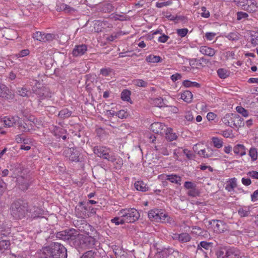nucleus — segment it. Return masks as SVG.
<instances>
[{
	"mask_svg": "<svg viewBox=\"0 0 258 258\" xmlns=\"http://www.w3.org/2000/svg\"><path fill=\"white\" fill-rule=\"evenodd\" d=\"M41 258H67V249L59 243H51L43 248Z\"/></svg>",
	"mask_w": 258,
	"mask_h": 258,
	"instance_id": "1",
	"label": "nucleus"
},
{
	"mask_svg": "<svg viewBox=\"0 0 258 258\" xmlns=\"http://www.w3.org/2000/svg\"><path fill=\"white\" fill-rule=\"evenodd\" d=\"M27 203L21 201L14 202L11 207V213L16 219H22L27 215Z\"/></svg>",
	"mask_w": 258,
	"mask_h": 258,
	"instance_id": "2",
	"label": "nucleus"
},
{
	"mask_svg": "<svg viewBox=\"0 0 258 258\" xmlns=\"http://www.w3.org/2000/svg\"><path fill=\"white\" fill-rule=\"evenodd\" d=\"M118 215L123 217L126 223H133L140 217L139 212L134 208L121 209L118 212Z\"/></svg>",
	"mask_w": 258,
	"mask_h": 258,
	"instance_id": "3",
	"label": "nucleus"
},
{
	"mask_svg": "<svg viewBox=\"0 0 258 258\" xmlns=\"http://www.w3.org/2000/svg\"><path fill=\"white\" fill-rule=\"evenodd\" d=\"M94 153L98 157L114 162L116 158L114 154L111 153L109 148L103 146H96L93 149Z\"/></svg>",
	"mask_w": 258,
	"mask_h": 258,
	"instance_id": "4",
	"label": "nucleus"
},
{
	"mask_svg": "<svg viewBox=\"0 0 258 258\" xmlns=\"http://www.w3.org/2000/svg\"><path fill=\"white\" fill-rule=\"evenodd\" d=\"M217 258H241L239 251L235 248H220L216 252Z\"/></svg>",
	"mask_w": 258,
	"mask_h": 258,
	"instance_id": "5",
	"label": "nucleus"
},
{
	"mask_svg": "<svg viewBox=\"0 0 258 258\" xmlns=\"http://www.w3.org/2000/svg\"><path fill=\"white\" fill-rule=\"evenodd\" d=\"M17 182L19 187L24 191L29 188L32 182V180L29 175L24 173L23 175H21L18 177Z\"/></svg>",
	"mask_w": 258,
	"mask_h": 258,
	"instance_id": "6",
	"label": "nucleus"
},
{
	"mask_svg": "<svg viewBox=\"0 0 258 258\" xmlns=\"http://www.w3.org/2000/svg\"><path fill=\"white\" fill-rule=\"evenodd\" d=\"M63 155L70 160L74 162H79L80 151L76 148H68L63 151Z\"/></svg>",
	"mask_w": 258,
	"mask_h": 258,
	"instance_id": "7",
	"label": "nucleus"
},
{
	"mask_svg": "<svg viewBox=\"0 0 258 258\" xmlns=\"http://www.w3.org/2000/svg\"><path fill=\"white\" fill-rule=\"evenodd\" d=\"M210 224L213 227L214 232L217 233H223L227 230V225L221 220H212L210 221Z\"/></svg>",
	"mask_w": 258,
	"mask_h": 258,
	"instance_id": "8",
	"label": "nucleus"
},
{
	"mask_svg": "<svg viewBox=\"0 0 258 258\" xmlns=\"http://www.w3.org/2000/svg\"><path fill=\"white\" fill-rule=\"evenodd\" d=\"M25 172L23 166L20 164L16 163L10 165V172L12 177L17 179L21 175H23Z\"/></svg>",
	"mask_w": 258,
	"mask_h": 258,
	"instance_id": "9",
	"label": "nucleus"
},
{
	"mask_svg": "<svg viewBox=\"0 0 258 258\" xmlns=\"http://www.w3.org/2000/svg\"><path fill=\"white\" fill-rule=\"evenodd\" d=\"M43 211L38 207L27 206V215L31 218L39 217L43 214Z\"/></svg>",
	"mask_w": 258,
	"mask_h": 258,
	"instance_id": "10",
	"label": "nucleus"
},
{
	"mask_svg": "<svg viewBox=\"0 0 258 258\" xmlns=\"http://www.w3.org/2000/svg\"><path fill=\"white\" fill-rule=\"evenodd\" d=\"M167 127L161 122H156L150 125V130L154 133L158 134H164Z\"/></svg>",
	"mask_w": 258,
	"mask_h": 258,
	"instance_id": "11",
	"label": "nucleus"
},
{
	"mask_svg": "<svg viewBox=\"0 0 258 258\" xmlns=\"http://www.w3.org/2000/svg\"><path fill=\"white\" fill-rule=\"evenodd\" d=\"M56 236L63 240H74L75 237L72 230H66L57 232Z\"/></svg>",
	"mask_w": 258,
	"mask_h": 258,
	"instance_id": "12",
	"label": "nucleus"
},
{
	"mask_svg": "<svg viewBox=\"0 0 258 258\" xmlns=\"http://www.w3.org/2000/svg\"><path fill=\"white\" fill-rule=\"evenodd\" d=\"M0 97L7 100L12 99L14 97L13 94L9 91L6 85L0 83Z\"/></svg>",
	"mask_w": 258,
	"mask_h": 258,
	"instance_id": "13",
	"label": "nucleus"
},
{
	"mask_svg": "<svg viewBox=\"0 0 258 258\" xmlns=\"http://www.w3.org/2000/svg\"><path fill=\"white\" fill-rule=\"evenodd\" d=\"M87 208L83 202H80L75 208V214L78 218H83L86 215Z\"/></svg>",
	"mask_w": 258,
	"mask_h": 258,
	"instance_id": "14",
	"label": "nucleus"
},
{
	"mask_svg": "<svg viewBox=\"0 0 258 258\" xmlns=\"http://www.w3.org/2000/svg\"><path fill=\"white\" fill-rule=\"evenodd\" d=\"M36 93L39 96L40 99L51 97V93L48 89L45 87L38 88L37 90H35Z\"/></svg>",
	"mask_w": 258,
	"mask_h": 258,
	"instance_id": "15",
	"label": "nucleus"
},
{
	"mask_svg": "<svg viewBox=\"0 0 258 258\" xmlns=\"http://www.w3.org/2000/svg\"><path fill=\"white\" fill-rule=\"evenodd\" d=\"M18 116L5 117L3 122L6 126L10 127L14 125H17V121H19Z\"/></svg>",
	"mask_w": 258,
	"mask_h": 258,
	"instance_id": "16",
	"label": "nucleus"
},
{
	"mask_svg": "<svg viewBox=\"0 0 258 258\" xmlns=\"http://www.w3.org/2000/svg\"><path fill=\"white\" fill-rule=\"evenodd\" d=\"M87 51V46L85 45H79L76 46L73 51V55L74 56L82 55Z\"/></svg>",
	"mask_w": 258,
	"mask_h": 258,
	"instance_id": "17",
	"label": "nucleus"
},
{
	"mask_svg": "<svg viewBox=\"0 0 258 258\" xmlns=\"http://www.w3.org/2000/svg\"><path fill=\"white\" fill-rule=\"evenodd\" d=\"M233 127H240L244 124V119L238 114H232Z\"/></svg>",
	"mask_w": 258,
	"mask_h": 258,
	"instance_id": "18",
	"label": "nucleus"
},
{
	"mask_svg": "<svg viewBox=\"0 0 258 258\" xmlns=\"http://www.w3.org/2000/svg\"><path fill=\"white\" fill-rule=\"evenodd\" d=\"M200 51L205 55H208L209 56H213L215 54L216 51L211 48L206 46H203L201 47L200 49Z\"/></svg>",
	"mask_w": 258,
	"mask_h": 258,
	"instance_id": "19",
	"label": "nucleus"
},
{
	"mask_svg": "<svg viewBox=\"0 0 258 258\" xmlns=\"http://www.w3.org/2000/svg\"><path fill=\"white\" fill-rule=\"evenodd\" d=\"M236 186V179L235 177L231 178L227 181L225 189L229 192H230L233 191Z\"/></svg>",
	"mask_w": 258,
	"mask_h": 258,
	"instance_id": "20",
	"label": "nucleus"
},
{
	"mask_svg": "<svg viewBox=\"0 0 258 258\" xmlns=\"http://www.w3.org/2000/svg\"><path fill=\"white\" fill-rule=\"evenodd\" d=\"M135 188L139 191H146L149 189L148 186L143 181H136L134 184Z\"/></svg>",
	"mask_w": 258,
	"mask_h": 258,
	"instance_id": "21",
	"label": "nucleus"
},
{
	"mask_svg": "<svg viewBox=\"0 0 258 258\" xmlns=\"http://www.w3.org/2000/svg\"><path fill=\"white\" fill-rule=\"evenodd\" d=\"M234 153L242 156L246 154L245 148L243 145L237 144L233 148Z\"/></svg>",
	"mask_w": 258,
	"mask_h": 258,
	"instance_id": "22",
	"label": "nucleus"
},
{
	"mask_svg": "<svg viewBox=\"0 0 258 258\" xmlns=\"http://www.w3.org/2000/svg\"><path fill=\"white\" fill-rule=\"evenodd\" d=\"M164 134H165L166 139L170 142L175 140L177 138V135L173 132V130L171 128H167Z\"/></svg>",
	"mask_w": 258,
	"mask_h": 258,
	"instance_id": "23",
	"label": "nucleus"
},
{
	"mask_svg": "<svg viewBox=\"0 0 258 258\" xmlns=\"http://www.w3.org/2000/svg\"><path fill=\"white\" fill-rule=\"evenodd\" d=\"M166 179L172 183H175L178 185L181 184V178L176 174H170L166 176Z\"/></svg>",
	"mask_w": 258,
	"mask_h": 258,
	"instance_id": "24",
	"label": "nucleus"
},
{
	"mask_svg": "<svg viewBox=\"0 0 258 258\" xmlns=\"http://www.w3.org/2000/svg\"><path fill=\"white\" fill-rule=\"evenodd\" d=\"M181 98L187 103H190L192 101V94L188 90L184 91L181 95Z\"/></svg>",
	"mask_w": 258,
	"mask_h": 258,
	"instance_id": "25",
	"label": "nucleus"
},
{
	"mask_svg": "<svg viewBox=\"0 0 258 258\" xmlns=\"http://www.w3.org/2000/svg\"><path fill=\"white\" fill-rule=\"evenodd\" d=\"M207 153L208 154H206V158L215 157L216 158L220 157L219 152L217 150H214L210 148H208Z\"/></svg>",
	"mask_w": 258,
	"mask_h": 258,
	"instance_id": "26",
	"label": "nucleus"
},
{
	"mask_svg": "<svg viewBox=\"0 0 258 258\" xmlns=\"http://www.w3.org/2000/svg\"><path fill=\"white\" fill-rule=\"evenodd\" d=\"M213 243L211 242H208L206 241H201L199 244H198L197 252H200L203 251L202 247L205 249H209L212 247Z\"/></svg>",
	"mask_w": 258,
	"mask_h": 258,
	"instance_id": "27",
	"label": "nucleus"
},
{
	"mask_svg": "<svg viewBox=\"0 0 258 258\" xmlns=\"http://www.w3.org/2000/svg\"><path fill=\"white\" fill-rule=\"evenodd\" d=\"M232 118V114H227L222 119V122L227 126L233 127V119Z\"/></svg>",
	"mask_w": 258,
	"mask_h": 258,
	"instance_id": "28",
	"label": "nucleus"
},
{
	"mask_svg": "<svg viewBox=\"0 0 258 258\" xmlns=\"http://www.w3.org/2000/svg\"><path fill=\"white\" fill-rule=\"evenodd\" d=\"M72 113L71 111L69 110L67 108H64L59 112L58 116L62 119H64L70 117Z\"/></svg>",
	"mask_w": 258,
	"mask_h": 258,
	"instance_id": "29",
	"label": "nucleus"
},
{
	"mask_svg": "<svg viewBox=\"0 0 258 258\" xmlns=\"http://www.w3.org/2000/svg\"><path fill=\"white\" fill-rule=\"evenodd\" d=\"M217 74L221 79H225L229 76L230 72L224 69H219L217 70Z\"/></svg>",
	"mask_w": 258,
	"mask_h": 258,
	"instance_id": "30",
	"label": "nucleus"
},
{
	"mask_svg": "<svg viewBox=\"0 0 258 258\" xmlns=\"http://www.w3.org/2000/svg\"><path fill=\"white\" fill-rule=\"evenodd\" d=\"M17 125L18 126L19 129L22 132H27L30 130V128L26 122H22V120H20L17 121Z\"/></svg>",
	"mask_w": 258,
	"mask_h": 258,
	"instance_id": "31",
	"label": "nucleus"
},
{
	"mask_svg": "<svg viewBox=\"0 0 258 258\" xmlns=\"http://www.w3.org/2000/svg\"><path fill=\"white\" fill-rule=\"evenodd\" d=\"M57 35L54 34L44 33V39L43 40V42H46L52 41L54 39H56L57 38Z\"/></svg>",
	"mask_w": 258,
	"mask_h": 258,
	"instance_id": "32",
	"label": "nucleus"
},
{
	"mask_svg": "<svg viewBox=\"0 0 258 258\" xmlns=\"http://www.w3.org/2000/svg\"><path fill=\"white\" fill-rule=\"evenodd\" d=\"M238 214L241 217H244L248 216L250 213L249 208L248 207H241L238 209Z\"/></svg>",
	"mask_w": 258,
	"mask_h": 258,
	"instance_id": "33",
	"label": "nucleus"
},
{
	"mask_svg": "<svg viewBox=\"0 0 258 258\" xmlns=\"http://www.w3.org/2000/svg\"><path fill=\"white\" fill-rule=\"evenodd\" d=\"M187 194L189 197L195 198L200 196V191L196 186L195 187L189 189L187 192Z\"/></svg>",
	"mask_w": 258,
	"mask_h": 258,
	"instance_id": "34",
	"label": "nucleus"
},
{
	"mask_svg": "<svg viewBox=\"0 0 258 258\" xmlns=\"http://www.w3.org/2000/svg\"><path fill=\"white\" fill-rule=\"evenodd\" d=\"M146 61L149 62H158L161 60V58L159 56L150 55L146 57Z\"/></svg>",
	"mask_w": 258,
	"mask_h": 258,
	"instance_id": "35",
	"label": "nucleus"
},
{
	"mask_svg": "<svg viewBox=\"0 0 258 258\" xmlns=\"http://www.w3.org/2000/svg\"><path fill=\"white\" fill-rule=\"evenodd\" d=\"M179 241L182 243H185L189 241L191 239V237L188 233H182L180 234Z\"/></svg>",
	"mask_w": 258,
	"mask_h": 258,
	"instance_id": "36",
	"label": "nucleus"
},
{
	"mask_svg": "<svg viewBox=\"0 0 258 258\" xmlns=\"http://www.w3.org/2000/svg\"><path fill=\"white\" fill-rule=\"evenodd\" d=\"M133 84L138 87H146L148 85V82L142 79H136L133 80Z\"/></svg>",
	"mask_w": 258,
	"mask_h": 258,
	"instance_id": "37",
	"label": "nucleus"
},
{
	"mask_svg": "<svg viewBox=\"0 0 258 258\" xmlns=\"http://www.w3.org/2000/svg\"><path fill=\"white\" fill-rule=\"evenodd\" d=\"M212 140L215 147L217 148H220L223 146V142L222 140L217 137H213Z\"/></svg>",
	"mask_w": 258,
	"mask_h": 258,
	"instance_id": "38",
	"label": "nucleus"
},
{
	"mask_svg": "<svg viewBox=\"0 0 258 258\" xmlns=\"http://www.w3.org/2000/svg\"><path fill=\"white\" fill-rule=\"evenodd\" d=\"M192 61H194V63L195 62L196 64L198 66H203V63L205 64H207L208 62V60L204 57H202L199 59L195 58V59H192V60H191L190 63Z\"/></svg>",
	"mask_w": 258,
	"mask_h": 258,
	"instance_id": "39",
	"label": "nucleus"
},
{
	"mask_svg": "<svg viewBox=\"0 0 258 258\" xmlns=\"http://www.w3.org/2000/svg\"><path fill=\"white\" fill-rule=\"evenodd\" d=\"M249 155L251 157L252 161H254L257 159V152L255 148H251L249 151Z\"/></svg>",
	"mask_w": 258,
	"mask_h": 258,
	"instance_id": "40",
	"label": "nucleus"
},
{
	"mask_svg": "<svg viewBox=\"0 0 258 258\" xmlns=\"http://www.w3.org/2000/svg\"><path fill=\"white\" fill-rule=\"evenodd\" d=\"M131 91L124 90L121 94V98L123 101H129L130 100Z\"/></svg>",
	"mask_w": 258,
	"mask_h": 258,
	"instance_id": "41",
	"label": "nucleus"
},
{
	"mask_svg": "<svg viewBox=\"0 0 258 258\" xmlns=\"http://www.w3.org/2000/svg\"><path fill=\"white\" fill-rule=\"evenodd\" d=\"M111 221L116 225H122L126 223L123 217H121L120 216H119V217H114L113 219H111Z\"/></svg>",
	"mask_w": 258,
	"mask_h": 258,
	"instance_id": "42",
	"label": "nucleus"
},
{
	"mask_svg": "<svg viewBox=\"0 0 258 258\" xmlns=\"http://www.w3.org/2000/svg\"><path fill=\"white\" fill-rule=\"evenodd\" d=\"M154 104L155 105L159 107H163L166 106L164 100L161 98H157L154 100Z\"/></svg>",
	"mask_w": 258,
	"mask_h": 258,
	"instance_id": "43",
	"label": "nucleus"
},
{
	"mask_svg": "<svg viewBox=\"0 0 258 258\" xmlns=\"http://www.w3.org/2000/svg\"><path fill=\"white\" fill-rule=\"evenodd\" d=\"M205 231H203L200 227L197 226H194L192 228L191 232L197 235H203V233Z\"/></svg>",
	"mask_w": 258,
	"mask_h": 258,
	"instance_id": "44",
	"label": "nucleus"
},
{
	"mask_svg": "<svg viewBox=\"0 0 258 258\" xmlns=\"http://www.w3.org/2000/svg\"><path fill=\"white\" fill-rule=\"evenodd\" d=\"M159 152L163 155L167 156L169 155V152L167 149V146L166 145H162L160 146L159 149Z\"/></svg>",
	"mask_w": 258,
	"mask_h": 258,
	"instance_id": "45",
	"label": "nucleus"
},
{
	"mask_svg": "<svg viewBox=\"0 0 258 258\" xmlns=\"http://www.w3.org/2000/svg\"><path fill=\"white\" fill-rule=\"evenodd\" d=\"M44 33L42 32H36L33 34V38L38 41L43 42L44 39Z\"/></svg>",
	"mask_w": 258,
	"mask_h": 258,
	"instance_id": "46",
	"label": "nucleus"
},
{
	"mask_svg": "<svg viewBox=\"0 0 258 258\" xmlns=\"http://www.w3.org/2000/svg\"><path fill=\"white\" fill-rule=\"evenodd\" d=\"M226 37L230 40L236 41L239 39V36L237 33L232 32L228 34Z\"/></svg>",
	"mask_w": 258,
	"mask_h": 258,
	"instance_id": "47",
	"label": "nucleus"
},
{
	"mask_svg": "<svg viewBox=\"0 0 258 258\" xmlns=\"http://www.w3.org/2000/svg\"><path fill=\"white\" fill-rule=\"evenodd\" d=\"M158 214V209L152 210L148 213V217L150 219L156 220L157 219V215Z\"/></svg>",
	"mask_w": 258,
	"mask_h": 258,
	"instance_id": "48",
	"label": "nucleus"
},
{
	"mask_svg": "<svg viewBox=\"0 0 258 258\" xmlns=\"http://www.w3.org/2000/svg\"><path fill=\"white\" fill-rule=\"evenodd\" d=\"M95 252L93 250H89L84 253L80 258H95Z\"/></svg>",
	"mask_w": 258,
	"mask_h": 258,
	"instance_id": "49",
	"label": "nucleus"
},
{
	"mask_svg": "<svg viewBox=\"0 0 258 258\" xmlns=\"http://www.w3.org/2000/svg\"><path fill=\"white\" fill-rule=\"evenodd\" d=\"M236 111L241 114L243 116L247 117L248 115V111L246 109H245L242 106H237L236 108Z\"/></svg>",
	"mask_w": 258,
	"mask_h": 258,
	"instance_id": "50",
	"label": "nucleus"
},
{
	"mask_svg": "<svg viewBox=\"0 0 258 258\" xmlns=\"http://www.w3.org/2000/svg\"><path fill=\"white\" fill-rule=\"evenodd\" d=\"M112 72V70L110 68H103L100 70V74L103 76H108Z\"/></svg>",
	"mask_w": 258,
	"mask_h": 258,
	"instance_id": "51",
	"label": "nucleus"
},
{
	"mask_svg": "<svg viewBox=\"0 0 258 258\" xmlns=\"http://www.w3.org/2000/svg\"><path fill=\"white\" fill-rule=\"evenodd\" d=\"M188 31L187 28L179 29L177 30V33L179 36L183 37L187 34Z\"/></svg>",
	"mask_w": 258,
	"mask_h": 258,
	"instance_id": "52",
	"label": "nucleus"
},
{
	"mask_svg": "<svg viewBox=\"0 0 258 258\" xmlns=\"http://www.w3.org/2000/svg\"><path fill=\"white\" fill-rule=\"evenodd\" d=\"M196 186V184L191 181H185L184 184V187L188 190L193 188Z\"/></svg>",
	"mask_w": 258,
	"mask_h": 258,
	"instance_id": "53",
	"label": "nucleus"
},
{
	"mask_svg": "<svg viewBox=\"0 0 258 258\" xmlns=\"http://www.w3.org/2000/svg\"><path fill=\"white\" fill-rule=\"evenodd\" d=\"M248 16V15L245 12H238L237 13V19L238 20H241L243 18H246Z\"/></svg>",
	"mask_w": 258,
	"mask_h": 258,
	"instance_id": "54",
	"label": "nucleus"
},
{
	"mask_svg": "<svg viewBox=\"0 0 258 258\" xmlns=\"http://www.w3.org/2000/svg\"><path fill=\"white\" fill-rule=\"evenodd\" d=\"M201 10L203 11L201 13L202 17L206 18H208L210 17V12L208 11H207L205 7H202Z\"/></svg>",
	"mask_w": 258,
	"mask_h": 258,
	"instance_id": "55",
	"label": "nucleus"
},
{
	"mask_svg": "<svg viewBox=\"0 0 258 258\" xmlns=\"http://www.w3.org/2000/svg\"><path fill=\"white\" fill-rule=\"evenodd\" d=\"M6 188V184L3 180L0 178V196L2 195L3 192Z\"/></svg>",
	"mask_w": 258,
	"mask_h": 258,
	"instance_id": "56",
	"label": "nucleus"
},
{
	"mask_svg": "<svg viewBox=\"0 0 258 258\" xmlns=\"http://www.w3.org/2000/svg\"><path fill=\"white\" fill-rule=\"evenodd\" d=\"M28 91L27 90V89L24 88H20L18 90L19 94L22 97L28 96Z\"/></svg>",
	"mask_w": 258,
	"mask_h": 258,
	"instance_id": "57",
	"label": "nucleus"
},
{
	"mask_svg": "<svg viewBox=\"0 0 258 258\" xmlns=\"http://www.w3.org/2000/svg\"><path fill=\"white\" fill-rule=\"evenodd\" d=\"M247 175L251 178L258 179V172L256 171H249Z\"/></svg>",
	"mask_w": 258,
	"mask_h": 258,
	"instance_id": "58",
	"label": "nucleus"
},
{
	"mask_svg": "<svg viewBox=\"0 0 258 258\" xmlns=\"http://www.w3.org/2000/svg\"><path fill=\"white\" fill-rule=\"evenodd\" d=\"M66 8H67V5L63 3H60L59 5H57L56 10L59 11H63L65 12V10H67Z\"/></svg>",
	"mask_w": 258,
	"mask_h": 258,
	"instance_id": "59",
	"label": "nucleus"
},
{
	"mask_svg": "<svg viewBox=\"0 0 258 258\" xmlns=\"http://www.w3.org/2000/svg\"><path fill=\"white\" fill-rule=\"evenodd\" d=\"M169 38V37L165 34H163L162 36H160L158 38V41L161 43L166 42L168 39Z\"/></svg>",
	"mask_w": 258,
	"mask_h": 258,
	"instance_id": "60",
	"label": "nucleus"
},
{
	"mask_svg": "<svg viewBox=\"0 0 258 258\" xmlns=\"http://www.w3.org/2000/svg\"><path fill=\"white\" fill-rule=\"evenodd\" d=\"M183 153L186 155V157L189 159H191L193 157V154L192 153L191 151L188 150L187 149H185L183 150Z\"/></svg>",
	"mask_w": 258,
	"mask_h": 258,
	"instance_id": "61",
	"label": "nucleus"
},
{
	"mask_svg": "<svg viewBox=\"0 0 258 258\" xmlns=\"http://www.w3.org/2000/svg\"><path fill=\"white\" fill-rule=\"evenodd\" d=\"M168 217V215L163 213V212H161L160 216L159 217V221L161 222H165L166 221V218Z\"/></svg>",
	"mask_w": 258,
	"mask_h": 258,
	"instance_id": "62",
	"label": "nucleus"
},
{
	"mask_svg": "<svg viewBox=\"0 0 258 258\" xmlns=\"http://www.w3.org/2000/svg\"><path fill=\"white\" fill-rule=\"evenodd\" d=\"M29 53L28 49H24L21 50L18 54V57H23L27 56Z\"/></svg>",
	"mask_w": 258,
	"mask_h": 258,
	"instance_id": "63",
	"label": "nucleus"
},
{
	"mask_svg": "<svg viewBox=\"0 0 258 258\" xmlns=\"http://www.w3.org/2000/svg\"><path fill=\"white\" fill-rule=\"evenodd\" d=\"M251 201L255 202L258 200V189L255 190L251 195Z\"/></svg>",
	"mask_w": 258,
	"mask_h": 258,
	"instance_id": "64",
	"label": "nucleus"
}]
</instances>
